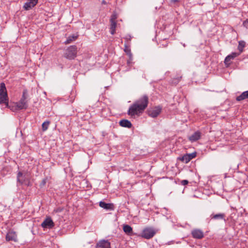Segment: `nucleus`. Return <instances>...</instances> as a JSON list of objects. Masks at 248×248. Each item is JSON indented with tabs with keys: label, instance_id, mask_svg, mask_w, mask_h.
<instances>
[{
	"label": "nucleus",
	"instance_id": "nucleus-19",
	"mask_svg": "<svg viewBox=\"0 0 248 248\" xmlns=\"http://www.w3.org/2000/svg\"><path fill=\"white\" fill-rule=\"evenodd\" d=\"M248 98V91L244 92L240 95L236 97V100L240 101L245 99Z\"/></svg>",
	"mask_w": 248,
	"mask_h": 248
},
{
	"label": "nucleus",
	"instance_id": "nucleus-28",
	"mask_svg": "<svg viewBox=\"0 0 248 248\" xmlns=\"http://www.w3.org/2000/svg\"><path fill=\"white\" fill-rule=\"evenodd\" d=\"M179 80H180V79H178H178H174V80H173V81H172V82H173V83H174V84H177V83H178V82L179 81Z\"/></svg>",
	"mask_w": 248,
	"mask_h": 248
},
{
	"label": "nucleus",
	"instance_id": "nucleus-23",
	"mask_svg": "<svg viewBox=\"0 0 248 248\" xmlns=\"http://www.w3.org/2000/svg\"><path fill=\"white\" fill-rule=\"evenodd\" d=\"M124 46L125 47L124 49V51H125V53H126L127 55L128 56L129 58H130V60H131L132 54L131 52L130 49L126 45H125Z\"/></svg>",
	"mask_w": 248,
	"mask_h": 248
},
{
	"label": "nucleus",
	"instance_id": "nucleus-31",
	"mask_svg": "<svg viewBox=\"0 0 248 248\" xmlns=\"http://www.w3.org/2000/svg\"><path fill=\"white\" fill-rule=\"evenodd\" d=\"M132 59L131 60H130V58H129V59L127 61V63H128V64H129L131 63V61H132Z\"/></svg>",
	"mask_w": 248,
	"mask_h": 248
},
{
	"label": "nucleus",
	"instance_id": "nucleus-13",
	"mask_svg": "<svg viewBox=\"0 0 248 248\" xmlns=\"http://www.w3.org/2000/svg\"><path fill=\"white\" fill-rule=\"evenodd\" d=\"M191 233L193 237L196 239H202L204 236L203 232L199 229L194 230Z\"/></svg>",
	"mask_w": 248,
	"mask_h": 248
},
{
	"label": "nucleus",
	"instance_id": "nucleus-24",
	"mask_svg": "<svg viewBox=\"0 0 248 248\" xmlns=\"http://www.w3.org/2000/svg\"><path fill=\"white\" fill-rule=\"evenodd\" d=\"M245 42L244 41H239V45L238 46V49L240 51L239 53L240 54L243 51V48L245 47Z\"/></svg>",
	"mask_w": 248,
	"mask_h": 248
},
{
	"label": "nucleus",
	"instance_id": "nucleus-15",
	"mask_svg": "<svg viewBox=\"0 0 248 248\" xmlns=\"http://www.w3.org/2000/svg\"><path fill=\"white\" fill-rule=\"evenodd\" d=\"M210 217L211 219L225 220V215L224 213L212 214L211 215Z\"/></svg>",
	"mask_w": 248,
	"mask_h": 248
},
{
	"label": "nucleus",
	"instance_id": "nucleus-33",
	"mask_svg": "<svg viewBox=\"0 0 248 248\" xmlns=\"http://www.w3.org/2000/svg\"><path fill=\"white\" fill-rule=\"evenodd\" d=\"M171 1L175 2L176 1H177V0H171Z\"/></svg>",
	"mask_w": 248,
	"mask_h": 248
},
{
	"label": "nucleus",
	"instance_id": "nucleus-6",
	"mask_svg": "<svg viewBox=\"0 0 248 248\" xmlns=\"http://www.w3.org/2000/svg\"><path fill=\"white\" fill-rule=\"evenodd\" d=\"M240 53L232 52L231 54L228 55L225 59L224 63L227 66H229L232 62V61L235 58L238 56Z\"/></svg>",
	"mask_w": 248,
	"mask_h": 248
},
{
	"label": "nucleus",
	"instance_id": "nucleus-9",
	"mask_svg": "<svg viewBox=\"0 0 248 248\" xmlns=\"http://www.w3.org/2000/svg\"><path fill=\"white\" fill-rule=\"evenodd\" d=\"M38 2V0H28L24 4L23 8L26 10H29L34 7Z\"/></svg>",
	"mask_w": 248,
	"mask_h": 248
},
{
	"label": "nucleus",
	"instance_id": "nucleus-32",
	"mask_svg": "<svg viewBox=\"0 0 248 248\" xmlns=\"http://www.w3.org/2000/svg\"><path fill=\"white\" fill-rule=\"evenodd\" d=\"M125 39H127V40H130V36H127L125 37Z\"/></svg>",
	"mask_w": 248,
	"mask_h": 248
},
{
	"label": "nucleus",
	"instance_id": "nucleus-27",
	"mask_svg": "<svg viewBox=\"0 0 248 248\" xmlns=\"http://www.w3.org/2000/svg\"><path fill=\"white\" fill-rule=\"evenodd\" d=\"M243 25L247 29H248V19L246 20L243 22Z\"/></svg>",
	"mask_w": 248,
	"mask_h": 248
},
{
	"label": "nucleus",
	"instance_id": "nucleus-21",
	"mask_svg": "<svg viewBox=\"0 0 248 248\" xmlns=\"http://www.w3.org/2000/svg\"><path fill=\"white\" fill-rule=\"evenodd\" d=\"M116 27V22H110V31L111 34H114L115 32V29Z\"/></svg>",
	"mask_w": 248,
	"mask_h": 248
},
{
	"label": "nucleus",
	"instance_id": "nucleus-12",
	"mask_svg": "<svg viewBox=\"0 0 248 248\" xmlns=\"http://www.w3.org/2000/svg\"><path fill=\"white\" fill-rule=\"evenodd\" d=\"M161 110V108L160 107H156L149 111V115L153 118H155L160 114Z\"/></svg>",
	"mask_w": 248,
	"mask_h": 248
},
{
	"label": "nucleus",
	"instance_id": "nucleus-7",
	"mask_svg": "<svg viewBox=\"0 0 248 248\" xmlns=\"http://www.w3.org/2000/svg\"><path fill=\"white\" fill-rule=\"evenodd\" d=\"M54 226V222L50 217H47L41 224L44 228H52Z\"/></svg>",
	"mask_w": 248,
	"mask_h": 248
},
{
	"label": "nucleus",
	"instance_id": "nucleus-22",
	"mask_svg": "<svg viewBox=\"0 0 248 248\" xmlns=\"http://www.w3.org/2000/svg\"><path fill=\"white\" fill-rule=\"evenodd\" d=\"M78 37L77 35H72L68 37L66 41L65 42V44H70L73 41H75Z\"/></svg>",
	"mask_w": 248,
	"mask_h": 248
},
{
	"label": "nucleus",
	"instance_id": "nucleus-8",
	"mask_svg": "<svg viewBox=\"0 0 248 248\" xmlns=\"http://www.w3.org/2000/svg\"><path fill=\"white\" fill-rule=\"evenodd\" d=\"M95 248H110V243L108 240H101L96 244Z\"/></svg>",
	"mask_w": 248,
	"mask_h": 248
},
{
	"label": "nucleus",
	"instance_id": "nucleus-1",
	"mask_svg": "<svg viewBox=\"0 0 248 248\" xmlns=\"http://www.w3.org/2000/svg\"><path fill=\"white\" fill-rule=\"evenodd\" d=\"M148 97L144 95L136 101L129 108L128 114L131 116L140 115L147 107Z\"/></svg>",
	"mask_w": 248,
	"mask_h": 248
},
{
	"label": "nucleus",
	"instance_id": "nucleus-4",
	"mask_svg": "<svg viewBox=\"0 0 248 248\" xmlns=\"http://www.w3.org/2000/svg\"><path fill=\"white\" fill-rule=\"evenodd\" d=\"M77 47L76 46H71L67 48L64 56L68 59L72 60L77 56Z\"/></svg>",
	"mask_w": 248,
	"mask_h": 248
},
{
	"label": "nucleus",
	"instance_id": "nucleus-25",
	"mask_svg": "<svg viewBox=\"0 0 248 248\" xmlns=\"http://www.w3.org/2000/svg\"><path fill=\"white\" fill-rule=\"evenodd\" d=\"M49 124V121H46V122H44L42 124V130L44 131H46L48 128Z\"/></svg>",
	"mask_w": 248,
	"mask_h": 248
},
{
	"label": "nucleus",
	"instance_id": "nucleus-17",
	"mask_svg": "<svg viewBox=\"0 0 248 248\" xmlns=\"http://www.w3.org/2000/svg\"><path fill=\"white\" fill-rule=\"evenodd\" d=\"M120 125L124 127H127V128H130L132 126V124L131 122L125 119L122 120L119 122Z\"/></svg>",
	"mask_w": 248,
	"mask_h": 248
},
{
	"label": "nucleus",
	"instance_id": "nucleus-2",
	"mask_svg": "<svg viewBox=\"0 0 248 248\" xmlns=\"http://www.w3.org/2000/svg\"><path fill=\"white\" fill-rule=\"evenodd\" d=\"M29 95L28 90L24 89L22 93V95L20 100L16 103V109L21 110L26 109L28 107V98Z\"/></svg>",
	"mask_w": 248,
	"mask_h": 248
},
{
	"label": "nucleus",
	"instance_id": "nucleus-20",
	"mask_svg": "<svg viewBox=\"0 0 248 248\" xmlns=\"http://www.w3.org/2000/svg\"><path fill=\"white\" fill-rule=\"evenodd\" d=\"M196 155L197 152L195 151L191 153H189L187 152V162L195 158L196 156Z\"/></svg>",
	"mask_w": 248,
	"mask_h": 248
},
{
	"label": "nucleus",
	"instance_id": "nucleus-10",
	"mask_svg": "<svg viewBox=\"0 0 248 248\" xmlns=\"http://www.w3.org/2000/svg\"><path fill=\"white\" fill-rule=\"evenodd\" d=\"M6 240L7 241H13L14 242H16L17 239V235L16 232L13 231H9L6 234Z\"/></svg>",
	"mask_w": 248,
	"mask_h": 248
},
{
	"label": "nucleus",
	"instance_id": "nucleus-14",
	"mask_svg": "<svg viewBox=\"0 0 248 248\" xmlns=\"http://www.w3.org/2000/svg\"><path fill=\"white\" fill-rule=\"evenodd\" d=\"M99 206L105 209L109 210H113L114 207L113 203H107L102 201L100 202Z\"/></svg>",
	"mask_w": 248,
	"mask_h": 248
},
{
	"label": "nucleus",
	"instance_id": "nucleus-16",
	"mask_svg": "<svg viewBox=\"0 0 248 248\" xmlns=\"http://www.w3.org/2000/svg\"><path fill=\"white\" fill-rule=\"evenodd\" d=\"M201 136V133L199 131L194 132L192 135L190 136L188 139L191 142H194L200 139Z\"/></svg>",
	"mask_w": 248,
	"mask_h": 248
},
{
	"label": "nucleus",
	"instance_id": "nucleus-18",
	"mask_svg": "<svg viewBox=\"0 0 248 248\" xmlns=\"http://www.w3.org/2000/svg\"><path fill=\"white\" fill-rule=\"evenodd\" d=\"M123 230L127 234L131 235L132 234L133 230L131 226L128 225H124L123 226Z\"/></svg>",
	"mask_w": 248,
	"mask_h": 248
},
{
	"label": "nucleus",
	"instance_id": "nucleus-11",
	"mask_svg": "<svg viewBox=\"0 0 248 248\" xmlns=\"http://www.w3.org/2000/svg\"><path fill=\"white\" fill-rule=\"evenodd\" d=\"M17 181L21 184L28 183V177L26 174H23L21 172L19 171L17 176Z\"/></svg>",
	"mask_w": 248,
	"mask_h": 248
},
{
	"label": "nucleus",
	"instance_id": "nucleus-29",
	"mask_svg": "<svg viewBox=\"0 0 248 248\" xmlns=\"http://www.w3.org/2000/svg\"><path fill=\"white\" fill-rule=\"evenodd\" d=\"M186 157V155H184L182 157H180L179 159L182 161H184L185 158Z\"/></svg>",
	"mask_w": 248,
	"mask_h": 248
},
{
	"label": "nucleus",
	"instance_id": "nucleus-30",
	"mask_svg": "<svg viewBox=\"0 0 248 248\" xmlns=\"http://www.w3.org/2000/svg\"><path fill=\"white\" fill-rule=\"evenodd\" d=\"M181 183L183 185L185 186L186 185V180H184L181 182Z\"/></svg>",
	"mask_w": 248,
	"mask_h": 248
},
{
	"label": "nucleus",
	"instance_id": "nucleus-3",
	"mask_svg": "<svg viewBox=\"0 0 248 248\" xmlns=\"http://www.w3.org/2000/svg\"><path fill=\"white\" fill-rule=\"evenodd\" d=\"M0 104H4L8 107V97L5 85L4 83L0 84Z\"/></svg>",
	"mask_w": 248,
	"mask_h": 248
},
{
	"label": "nucleus",
	"instance_id": "nucleus-5",
	"mask_svg": "<svg viewBox=\"0 0 248 248\" xmlns=\"http://www.w3.org/2000/svg\"><path fill=\"white\" fill-rule=\"evenodd\" d=\"M155 233V232L153 229L147 228L142 231L141 236L146 239H150L153 237Z\"/></svg>",
	"mask_w": 248,
	"mask_h": 248
},
{
	"label": "nucleus",
	"instance_id": "nucleus-26",
	"mask_svg": "<svg viewBox=\"0 0 248 248\" xmlns=\"http://www.w3.org/2000/svg\"><path fill=\"white\" fill-rule=\"evenodd\" d=\"M117 18V15L115 12H113L112 15L111 16V18L110 19V21L112 22H116V20Z\"/></svg>",
	"mask_w": 248,
	"mask_h": 248
}]
</instances>
